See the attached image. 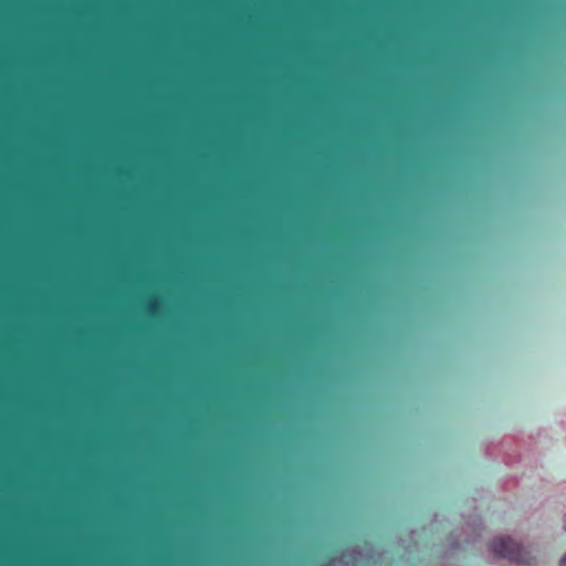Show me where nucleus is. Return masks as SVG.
Returning <instances> with one entry per match:
<instances>
[{
	"label": "nucleus",
	"mask_w": 566,
	"mask_h": 566,
	"mask_svg": "<svg viewBox=\"0 0 566 566\" xmlns=\"http://www.w3.org/2000/svg\"><path fill=\"white\" fill-rule=\"evenodd\" d=\"M491 553L500 558L509 559L518 565H531L535 557L531 552L510 537H495L490 544Z\"/></svg>",
	"instance_id": "f257e3e1"
},
{
	"label": "nucleus",
	"mask_w": 566,
	"mask_h": 566,
	"mask_svg": "<svg viewBox=\"0 0 566 566\" xmlns=\"http://www.w3.org/2000/svg\"><path fill=\"white\" fill-rule=\"evenodd\" d=\"M560 566H566V555L559 562Z\"/></svg>",
	"instance_id": "f03ea898"
},
{
	"label": "nucleus",
	"mask_w": 566,
	"mask_h": 566,
	"mask_svg": "<svg viewBox=\"0 0 566 566\" xmlns=\"http://www.w3.org/2000/svg\"><path fill=\"white\" fill-rule=\"evenodd\" d=\"M155 306H156V303H155V302H153V301H150V302H149V307H150V308H154Z\"/></svg>",
	"instance_id": "7ed1b4c3"
}]
</instances>
